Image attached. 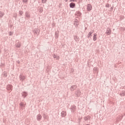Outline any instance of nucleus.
<instances>
[{
	"label": "nucleus",
	"mask_w": 125,
	"mask_h": 125,
	"mask_svg": "<svg viewBox=\"0 0 125 125\" xmlns=\"http://www.w3.org/2000/svg\"><path fill=\"white\" fill-rule=\"evenodd\" d=\"M12 35H13V32H10V36H11Z\"/></svg>",
	"instance_id": "obj_10"
},
{
	"label": "nucleus",
	"mask_w": 125,
	"mask_h": 125,
	"mask_svg": "<svg viewBox=\"0 0 125 125\" xmlns=\"http://www.w3.org/2000/svg\"><path fill=\"white\" fill-rule=\"evenodd\" d=\"M92 34V32H89L88 35V37H90V36H91Z\"/></svg>",
	"instance_id": "obj_7"
},
{
	"label": "nucleus",
	"mask_w": 125,
	"mask_h": 125,
	"mask_svg": "<svg viewBox=\"0 0 125 125\" xmlns=\"http://www.w3.org/2000/svg\"><path fill=\"white\" fill-rule=\"evenodd\" d=\"M97 37V34L96 33L94 34L93 38V41H96V40H97V37Z\"/></svg>",
	"instance_id": "obj_4"
},
{
	"label": "nucleus",
	"mask_w": 125,
	"mask_h": 125,
	"mask_svg": "<svg viewBox=\"0 0 125 125\" xmlns=\"http://www.w3.org/2000/svg\"><path fill=\"white\" fill-rule=\"evenodd\" d=\"M42 119V115H41L40 114H39L37 116V120H41Z\"/></svg>",
	"instance_id": "obj_5"
},
{
	"label": "nucleus",
	"mask_w": 125,
	"mask_h": 125,
	"mask_svg": "<svg viewBox=\"0 0 125 125\" xmlns=\"http://www.w3.org/2000/svg\"><path fill=\"white\" fill-rule=\"evenodd\" d=\"M28 1V0H23L24 2H27Z\"/></svg>",
	"instance_id": "obj_11"
},
{
	"label": "nucleus",
	"mask_w": 125,
	"mask_h": 125,
	"mask_svg": "<svg viewBox=\"0 0 125 125\" xmlns=\"http://www.w3.org/2000/svg\"><path fill=\"white\" fill-rule=\"evenodd\" d=\"M77 25H79V22H77Z\"/></svg>",
	"instance_id": "obj_16"
},
{
	"label": "nucleus",
	"mask_w": 125,
	"mask_h": 125,
	"mask_svg": "<svg viewBox=\"0 0 125 125\" xmlns=\"http://www.w3.org/2000/svg\"><path fill=\"white\" fill-rule=\"evenodd\" d=\"M106 34L108 36H109V35L111 34V29H110V28H107V31H106Z\"/></svg>",
	"instance_id": "obj_3"
},
{
	"label": "nucleus",
	"mask_w": 125,
	"mask_h": 125,
	"mask_svg": "<svg viewBox=\"0 0 125 125\" xmlns=\"http://www.w3.org/2000/svg\"><path fill=\"white\" fill-rule=\"evenodd\" d=\"M106 7H109V5H106Z\"/></svg>",
	"instance_id": "obj_14"
},
{
	"label": "nucleus",
	"mask_w": 125,
	"mask_h": 125,
	"mask_svg": "<svg viewBox=\"0 0 125 125\" xmlns=\"http://www.w3.org/2000/svg\"><path fill=\"white\" fill-rule=\"evenodd\" d=\"M91 9H92V6H91L90 4H88L87 6V10L88 11H90Z\"/></svg>",
	"instance_id": "obj_1"
},
{
	"label": "nucleus",
	"mask_w": 125,
	"mask_h": 125,
	"mask_svg": "<svg viewBox=\"0 0 125 125\" xmlns=\"http://www.w3.org/2000/svg\"><path fill=\"white\" fill-rule=\"evenodd\" d=\"M54 58H56V56H54Z\"/></svg>",
	"instance_id": "obj_13"
},
{
	"label": "nucleus",
	"mask_w": 125,
	"mask_h": 125,
	"mask_svg": "<svg viewBox=\"0 0 125 125\" xmlns=\"http://www.w3.org/2000/svg\"><path fill=\"white\" fill-rule=\"evenodd\" d=\"M62 114H64V115L62 116V117H65V116H66V113L65 112H62Z\"/></svg>",
	"instance_id": "obj_8"
},
{
	"label": "nucleus",
	"mask_w": 125,
	"mask_h": 125,
	"mask_svg": "<svg viewBox=\"0 0 125 125\" xmlns=\"http://www.w3.org/2000/svg\"><path fill=\"white\" fill-rule=\"evenodd\" d=\"M26 105V104L24 103H20V106H24Z\"/></svg>",
	"instance_id": "obj_6"
},
{
	"label": "nucleus",
	"mask_w": 125,
	"mask_h": 125,
	"mask_svg": "<svg viewBox=\"0 0 125 125\" xmlns=\"http://www.w3.org/2000/svg\"><path fill=\"white\" fill-rule=\"evenodd\" d=\"M65 1L67 2V1H68V0H65Z\"/></svg>",
	"instance_id": "obj_15"
},
{
	"label": "nucleus",
	"mask_w": 125,
	"mask_h": 125,
	"mask_svg": "<svg viewBox=\"0 0 125 125\" xmlns=\"http://www.w3.org/2000/svg\"><path fill=\"white\" fill-rule=\"evenodd\" d=\"M76 0H70V1H75Z\"/></svg>",
	"instance_id": "obj_12"
},
{
	"label": "nucleus",
	"mask_w": 125,
	"mask_h": 125,
	"mask_svg": "<svg viewBox=\"0 0 125 125\" xmlns=\"http://www.w3.org/2000/svg\"><path fill=\"white\" fill-rule=\"evenodd\" d=\"M42 2L43 3H45V2H46V0H42Z\"/></svg>",
	"instance_id": "obj_9"
},
{
	"label": "nucleus",
	"mask_w": 125,
	"mask_h": 125,
	"mask_svg": "<svg viewBox=\"0 0 125 125\" xmlns=\"http://www.w3.org/2000/svg\"><path fill=\"white\" fill-rule=\"evenodd\" d=\"M69 6H70V7H71V8H74V7H75V6H76V4H75V3L71 2L69 4Z\"/></svg>",
	"instance_id": "obj_2"
}]
</instances>
